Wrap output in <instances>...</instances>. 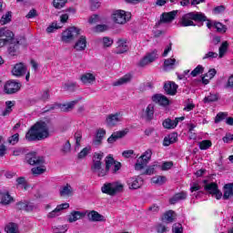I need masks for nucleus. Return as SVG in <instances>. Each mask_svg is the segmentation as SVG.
Wrapping results in <instances>:
<instances>
[{
	"label": "nucleus",
	"mask_w": 233,
	"mask_h": 233,
	"mask_svg": "<svg viewBox=\"0 0 233 233\" xmlns=\"http://www.w3.org/2000/svg\"><path fill=\"white\" fill-rule=\"evenodd\" d=\"M121 123V113L110 114L106 117V125L109 127H116Z\"/></svg>",
	"instance_id": "obj_17"
},
{
	"label": "nucleus",
	"mask_w": 233,
	"mask_h": 233,
	"mask_svg": "<svg viewBox=\"0 0 233 233\" xmlns=\"http://www.w3.org/2000/svg\"><path fill=\"white\" fill-rule=\"evenodd\" d=\"M173 233H183V225L181 223H175L172 227Z\"/></svg>",
	"instance_id": "obj_56"
},
{
	"label": "nucleus",
	"mask_w": 233,
	"mask_h": 233,
	"mask_svg": "<svg viewBox=\"0 0 233 233\" xmlns=\"http://www.w3.org/2000/svg\"><path fill=\"white\" fill-rule=\"evenodd\" d=\"M96 23H99V15H93L88 19L89 25H94Z\"/></svg>",
	"instance_id": "obj_64"
},
{
	"label": "nucleus",
	"mask_w": 233,
	"mask_h": 233,
	"mask_svg": "<svg viewBox=\"0 0 233 233\" xmlns=\"http://www.w3.org/2000/svg\"><path fill=\"white\" fill-rule=\"evenodd\" d=\"M145 165H147V163L143 162L141 159H138L135 164V170H143L145 168Z\"/></svg>",
	"instance_id": "obj_62"
},
{
	"label": "nucleus",
	"mask_w": 233,
	"mask_h": 233,
	"mask_svg": "<svg viewBox=\"0 0 233 233\" xmlns=\"http://www.w3.org/2000/svg\"><path fill=\"white\" fill-rule=\"evenodd\" d=\"M102 44L104 48H110V46L114 45V39H112L110 36H104L102 38Z\"/></svg>",
	"instance_id": "obj_46"
},
{
	"label": "nucleus",
	"mask_w": 233,
	"mask_h": 233,
	"mask_svg": "<svg viewBox=\"0 0 233 233\" xmlns=\"http://www.w3.org/2000/svg\"><path fill=\"white\" fill-rule=\"evenodd\" d=\"M108 30V25H96L95 26V32L101 33V32H106Z\"/></svg>",
	"instance_id": "obj_59"
},
{
	"label": "nucleus",
	"mask_w": 233,
	"mask_h": 233,
	"mask_svg": "<svg viewBox=\"0 0 233 233\" xmlns=\"http://www.w3.org/2000/svg\"><path fill=\"white\" fill-rule=\"evenodd\" d=\"M177 15V10L162 13L160 16V23H165V24L172 23V21L176 19Z\"/></svg>",
	"instance_id": "obj_18"
},
{
	"label": "nucleus",
	"mask_w": 233,
	"mask_h": 233,
	"mask_svg": "<svg viewBox=\"0 0 233 233\" xmlns=\"http://www.w3.org/2000/svg\"><path fill=\"white\" fill-rule=\"evenodd\" d=\"M176 65V58H167L164 61V68H170Z\"/></svg>",
	"instance_id": "obj_55"
},
{
	"label": "nucleus",
	"mask_w": 233,
	"mask_h": 233,
	"mask_svg": "<svg viewBox=\"0 0 233 233\" xmlns=\"http://www.w3.org/2000/svg\"><path fill=\"white\" fill-rule=\"evenodd\" d=\"M131 79H132V75H130V74L125 75L118 80L115 81L113 83V86H121V85H125V84L130 82Z\"/></svg>",
	"instance_id": "obj_36"
},
{
	"label": "nucleus",
	"mask_w": 233,
	"mask_h": 233,
	"mask_svg": "<svg viewBox=\"0 0 233 233\" xmlns=\"http://www.w3.org/2000/svg\"><path fill=\"white\" fill-rule=\"evenodd\" d=\"M187 199V192L181 191L178 193H176L171 198H169L170 205H176L177 201H183Z\"/></svg>",
	"instance_id": "obj_30"
},
{
	"label": "nucleus",
	"mask_w": 233,
	"mask_h": 233,
	"mask_svg": "<svg viewBox=\"0 0 233 233\" xmlns=\"http://www.w3.org/2000/svg\"><path fill=\"white\" fill-rule=\"evenodd\" d=\"M90 150H92V148L90 147H84L77 155V158L78 159H85L86 157L88 156V154H90Z\"/></svg>",
	"instance_id": "obj_45"
},
{
	"label": "nucleus",
	"mask_w": 233,
	"mask_h": 233,
	"mask_svg": "<svg viewBox=\"0 0 233 233\" xmlns=\"http://www.w3.org/2000/svg\"><path fill=\"white\" fill-rule=\"evenodd\" d=\"M212 147V141L210 140H202L199 142V148L200 150H208Z\"/></svg>",
	"instance_id": "obj_48"
},
{
	"label": "nucleus",
	"mask_w": 233,
	"mask_h": 233,
	"mask_svg": "<svg viewBox=\"0 0 233 233\" xmlns=\"http://www.w3.org/2000/svg\"><path fill=\"white\" fill-rule=\"evenodd\" d=\"M47 137H50V129L48 124L43 120L37 121L25 133V139L28 142L43 141V139Z\"/></svg>",
	"instance_id": "obj_2"
},
{
	"label": "nucleus",
	"mask_w": 233,
	"mask_h": 233,
	"mask_svg": "<svg viewBox=\"0 0 233 233\" xmlns=\"http://www.w3.org/2000/svg\"><path fill=\"white\" fill-rule=\"evenodd\" d=\"M103 157H105V153L95 152L92 157V164L90 170L92 174H96L98 177H105L108 176L110 170L112 174H117L121 170V162L116 161L114 158V155L109 154L105 158V167H103Z\"/></svg>",
	"instance_id": "obj_1"
},
{
	"label": "nucleus",
	"mask_w": 233,
	"mask_h": 233,
	"mask_svg": "<svg viewBox=\"0 0 233 233\" xmlns=\"http://www.w3.org/2000/svg\"><path fill=\"white\" fill-rule=\"evenodd\" d=\"M216 74H218V71L215 68H211L208 73L204 74V77H207L208 79H214Z\"/></svg>",
	"instance_id": "obj_57"
},
{
	"label": "nucleus",
	"mask_w": 233,
	"mask_h": 233,
	"mask_svg": "<svg viewBox=\"0 0 233 233\" xmlns=\"http://www.w3.org/2000/svg\"><path fill=\"white\" fill-rule=\"evenodd\" d=\"M218 57V53L209 51L207 53L202 59H216Z\"/></svg>",
	"instance_id": "obj_63"
},
{
	"label": "nucleus",
	"mask_w": 233,
	"mask_h": 233,
	"mask_svg": "<svg viewBox=\"0 0 233 233\" xmlns=\"http://www.w3.org/2000/svg\"><path fill=\"white\" fill-rule=\"evenodd\" d=\"M114 23L116 25H125L128 19L127 18V12L125 10H116L112 15Z\"/></svg>",
	"instance_id": "obj_12"
},
{
	"label": "nucleus",
	"mask_w": 233,
	"mask_h": 233,
	"mask_svg": "<svg viewBox=\"0 0 233 233\" xmlns=\"http://www.w3.org/2000/svg\"><path fill=\"white\" fill-rule=\"evenodd\" d=\"M205 72V67L201 65H198L195 67L194 70L191 71L190 76L192 77H198V76L203 74Z\"/></svg>",
	"instance_id": "obj_40"
},
{
	"label": "nucleus",
	"mask_w": 233,
	"mask_h": 233,
	"mask_svg": "<svg viewBox=\"0 0 233 233\" xmlns=\"http://www.w3.org/2000/svg\"><path fill=\"white\" fill-rule=\"evenodd\" d=\"M164 219L167 223H174L176 221V212L174 210H168L164 214Z\"/></svg>",
	"instance_id": "obj_37"
},
{
	"label": "nucleus",
	"mask_w": 233,
	"mask_h": 233,
	"mask_svg": "<svg viewBox=\"0 0 233 233\" xmlns=\"http://www.w3.org/2000/svg\"><path fill=\"white\" fill-rule=\"evenodd\" d=\"M106 135V130L103 128H100L96 131V137L93 141V144L95 145V147H99V145L103 143V137H105Z\"/></svg>",
	"instance_id": "obj_29"
},
{
	"label": "nucleus",
	"mask_w": 233,
	"mask_h": 233,
	"mask_svg": "<svg viewBox=\"0 0 233 233\" xmlns=\"http://www.w3.org/2000/svg\"><path fill=\"white\" fill-rule=\"evenodd\" d=\"M128 134V128L114 132L108 138H107V143L112 144L116 143L117 139H122V137H125Z\"/></svg>",
	"instance_id": "obj_21"
},
{
	"label": "nucleus",
	"mask_w": 233,
	"mask_h": 233,
	"mask_svg": "<svg viewBox=\"0 0 233 233\" xmlns=\"http://www.w3.org/2000/svg\"><path fill=\"white\" fill-rule=\"evenodd\" d=\"M60 196L61 198H71L74 196V189L70 184H66L60 189Z\"/></svg>",
	"instance_id": "obj_31"
},
{
	"label": "nucleus",
	"mask_w": 233,
	"mask_h": 233,
	"mask_svg": "<svg viewBox=\"0 0 233 233\" xmlns=\"http://www.w3.org/2000/svg\"><path fill=\"white\" fill-rule=\"evenodd\" d=\"M12 21V12L8 11L5 15H3L0 19V25H8Z\"/></svg>",
	"instance_id": "obj_39"
},
{
	"label": "nucleus",
	"mask_w": 233,
	"mask_h": 233,
	"mask_svg": "<svg viewBox=\"0 0 233 233\" xmlns=\"http://www.w3.org/2000/svg\"><path fill=\"white\" fill-rule=\"evenodd\" d=\"M90 4H91L90 8L93 12L95 10H97V8H99V6H101V3H99V0H91Z\"/></svg>",
	"instance_id": "obj_61"
},
{
	"label": "nucleus",
	"mask_w": 233,
	"mask_h": 233,
	"mask_svg": "<svg viewBox=\"0 0 233 233\" xmlns=\"http://www.w3.org/2000/svg\"><path fill=\"white\" fill-rule=\"evenodd\" d=\"M76 105H77V100L71 101L67 104H59V103H55L52 105H47L44 107V112H52V110H56L59 108L61 112H70Z\"/></svg>",
	"instance_id": "obj_5"
},
{
	"label": "nucleus",
	"mask_w": 233,
	"mask_h": 233,
	"mask_svg": "<svg viewBox=\"0 0 233 233\" xmlns=\"http://www.w3.org/2000/svg\"><path fill=\"white\" fill-rule=\"evenodd\" d=\"M1 205H10L14 201V198L9 192L0 193Z\"/></svg>",
	"instance_id": "obj_34"
},
{
	"label": "nucleus",
	"mask_w": 233,
	"mask_h": 233,
	"mask_svg": "<svg viewBox=\"0 0 233 233\" xmlns=\"http://www.w3.org/2000/svg\"><path fill=\"white\" fill-rule=\"evenodd\" d=\"M59 28H63V25H59L57 22H53L47 28L46 32L47 34H52L54 30H59Z\"/></svg>",
	"instance_id": "obj_50"
},
{
	"label": "nucleus",
	"mask_w": 233,
	"mask_h": 233,
	"mask_svg": "<svg viewBox=\"0 0 233 233\" xmlns=\"http://www.w3.org/2000/svg\"><path fill=\"white\" fill-rule=\"evenodd\" d=\"M15 106V101H6L5 102V109L2 112L1 116L3 117H6L7 116H10L13 112V108Z\"/></svg>",
	"instance_id": "obj_33"
},
{
	"label": "nucleus",
	"mask_w": 233,
	"mask_h": 233,
	"mask_svg": "<svg viewBox=\"0 0 233 233\" xmlns=\"http://www.w3.org/2000/svg\"><path fill=\"white\" fill-rule=\"evenodd\" d=\"M194 21L195 23H205L207 21V15L201 12H189L181 17L179 25L183 27L196 26Z\"/></svg>",
	"instance_id": "obj_3"
},
{
	"label": "nucleus",
	"mask_w": 233,
	"mask_h": 233,
	"mask_svg": "<svg viewBox=\"0 0 233 233\" xmlns=\"http://www.w3.org/2000/svg\"><path fill=\"white\" fill-rule=\"evenodd\" d=\"M213 26L216 28L217 32L219 34H226L227 33V25L221 24V22H215Z\"/></svg>",
	"instance_id": "obj_41"
},
{
	"label": "nucleus",
	"mask_w": 233,
	"mask_h": 233,
	"mask_svg": "<svg viewBox=\"0 0 233 233\" xmlns=\"http://www.w3.org/2000/svg\"><path fill=\"white\" fill-rule=\"evenodd\" d=\"M174 167L173 161H166L162 164L161 170H170Z\"/></svg>",
	"instance_id": "obj_60"
},
{
	"label": "nucleus",
	"mask_w": 233,
	"mask_h": 233,
	"mask_svg": "<svg viewBox=\"0 0 233 233\" xmlns=\"http://www.w3.org/2000/svg\"><path fill=\"white\" fill-rule=\"evenodd\" d=\"M152 100L155 103H158V105H161L162 106H168V105H170V100H168V97H167L165 95H154Z\"/></svg>",
	"instance_id": "obj_23"
},
{
	"label": "nucleus",
	"mask_w": 233,
	"mask_h": 233,
	"mask_svg": "<svg viewBox=\"0 0 233 233\" xmlns=\"http://www.w3.org/2000/svg\"><path fill=\"white\" fill-rule=\"evenodd\" d=\"M66 208H70L69 203L60 204V205L56 206V208L53 211H51L47 214V218L49 219H53V218H56L57 213L61 212V210H66Z\"/></svg>",
	"instance_id": "obj_22"
},
{
	"label": "nucleus",
	"mask_w": 233,
	"mask_h": 233,
	"mask_svg": "<svg viewBox=\"0 0 233 233\" xmlns=\"http://www.w3.org/2000/svg\"><path fill=\"white\" fill-rule=\"evenodd\" d=\"M218 95L210 94L209 96H205L203 101L204 103H214L218 101Z\"/></svg>",
	"instance_id": "obj_54"
},
{
	"label": "nucleus",
	"mask_w": 233,
	"mask_h": 233,
	"mask_svg": "<svg viewBox=\"0 0 233 233\" xmlns=\"http://www.w3.org/2000/svg\"><path fill=\"white\" fill-rule=\"evenodd\" d=\"M25 161L28 165H36V167H41V165H45V157H37L35 153H28L25 156Z\"/></svg>",
	"instance_id": "obj_10"
},
{
	"label": "nucleus",
	"mask_w": 233,
	"mask_h": 233,
	"mask_svg": "<svg viewBox=\"0 0 233 233\" xmlns=\"http://www.w3.org/2000/svg\"><path fill=\"white\" fill-rule=\"evenodd\" d=\"M227 116H228V114L223 113V112L217 114V116L215 117V123L216 124L221 123V121H223V119H225L227 117Z\"/></svg>",
	"instance_id": "obj_58"
},
{
	"label": "nucleus",
	"mask_w": 233,
	"mask_h": 233,
	"mask_svg": "<svg viewBox=\"0 0 233 233\" xmlns=\"http://www.w3.org/2000/svg\"><path fill=\"white\" fill-rule=\"evenodd\" d=\"M26 70H27L26 65H25V63L23 62H19L14 66L12 69V74L15 77H23V76L26 74Z\"/></svg>",
	"instance_id": "obj_13"
},
{
	"label": "nucleus",
	"mask_w": 233,
	"mask_h": 233,
	"mask_svg": "<svg viewBox=\"0 0 233 233\" xmlns=\"http://www.w3.org/2000/svg\"><path fill=\"white\" fill-rule=\"evenodd\" d=\"M76 88H77V82H70V83H66L64 85V89L66 92H76Z\"/></svg>",
	"instance_id": "obj_42"
},
{
	"label": "nucleus",
	"mask_w": 233,
	"mask_h": 233,
	"mask_svg": "<svg viewBox=\"0 0 233 233\" xmlns=\"http://www.w3.org/2000/svg\"><path fill=\"white\" fill-rule=\"evenodd\" d=\"M23 84L17 80H9L4 86V92L7 95L17 94L21 90Z\"/></svg>",
	"instance_id": "obj_7"
},
{
	"label": "nucleus",
	"mask_w": 233,
	"mask_h": 233,
	"mask_svg": "<svg viewBox=\"0 0 233 233\" xmlns=\"http://www.w3.org/2000/svg\"><path fill=\"white\" fill-rule=\"evenodd\" d=\"M157 57V50H154L151 53H148L146 56H144L138 63V66H147V65H150V63H154Z\"/></svg>",
	"instance_id": "obj_15"
},
{
	"label": "nucleus",
	"mask_w": 233,
	"mask_h": 233,
	"mask_svg": "<svg viewBox=\"0 0 233 233\" xmlns=\"http://www.w3.org/2000/svg\"><path fill=\"white\" fill-rule=\"evenodd\" d=\"M15 39L14 32L7 27L0 28V48H5L9 43H13Z\"/></svg>",
	"instance_id": "obj_6"
},
{
	"label": "nucleus",
	"mask_w": 233,
	"mask_h": 233,
	"mask_svg": "<svg viewBox=\"0 0 233 233\" xmlns=\"http://www.w3.org/2000/svg\"><path fill=\"white\" fill-rule=\"evenodd\" d=\"M75 50L77 52H83L86 48V36L81 35L79 39L75 43Z\"/></svg>",
	"instance_id": "obj_25"
},
{
	"label": "nucleus",
	"mask_w": 233,
	"mask_h": 233,
	"mask_svg": "<svg viewBox=\"0 0 233 233\" xmlns=\"http://www.w3.org/2000/svg\"><path fill=\"white\" fill-rule=\"evenodd\" d=\"M31 172L33 176H41V174H45V172H46V169L41 167H33L31 169Z\"/></svg>",
	"instance_id": "obj_53"
},
{
	"label": "nucleus",
	"mask_w": 233,
	"mask_h": 233,
	"mask_svg": "<svg viewBox=\"0 0 233 233\" xmlns=\"http://www.w3.org/2000/svg\"><path fill=\"white\" fill-rule=\"evenodd\" d=\"M204 190H206V192H208L210 196H215L216 199L218 200L223 198V192L219 190V186H218V183L216 182H211L209 184L205 185Z\"/></svg>",
	"instance_id": "obj_9"
},
{
	"label": "nucleus",
	"mask_w": 233,
	"mask_h": 233,
	"mask_svg": "<svg viewBox=\"0 0 233 233\" xmlns=\"http://www.w3.org/2000/svg\"><path fill=\"white\" fill-rule=\"evenodd\" d=\"M16 185L17 186H22L24 190H28V184L26 182V178L25 177H19L16 178Z\"/></svg>",
	"instance_id": "obj_47"
},
{
	"label": "nucleus",
	"mask_w": 233,
	"mask_h": 233,
	"mask_svg": "<svg viewBox=\"0 0 233 233\" xmlns=\"http://www.w3.org/2000/svg\"><path fill=\"white\" fill-rule=\"evenodd\" d=\"M79 34V28L76 26L69 27L62 33V41L64 43H70V41H74V39H76Z\"/></svg>",
	"instance_id": "obj_8"
},
{
	"label": "nucleus",
	"mask_w": 233,
	"mask_h": 233,
	"mask_svg": "<svg viewBox=\"0 0 233 233\" xmlns=\"http://www.w3.org/2000/svg\"><path fill=\"white\" fill-rule=\"evenodd\" d=\"M125 190V185L121 182H113V183H105L101 187V191L103 194H106L107 196H116Z\"/></svg>",
	"instance_id": "obj_4"
},
{
	"label": "nucleus",
	"mask_w": 233,
	"mask_h": 233,
	"mask_svg": "<svg viewBox=\"0 0 233 233\" xmlns=\"http://www.w3.org/2000/svg\"><path fill=\"white\" fill-rule=\"evenodd\" d=\"M127 52H128V45H127V39H118L116 42V49L115 50V54L121 55Z\"/></svg>",
	"instance_id": "obj_20"
},
{
	"label": "nucleus",
	"mask_w": 233,
	"mask_h": 233,
	"mask_svg": "<svg viewBox=\"0 0 233 233\" xmlns=\"http://www.w3.org/2000/svg\"><path fill=\"white\" fill-rule=\"evenodd\" d=\"M152 183L155 185H165L167 183V177L157 176L152 178Z\"/></svg>",
	"instance_id": "obj_43"
},
{
	"label": "nucleus",
	"mask_w": 233,
	"mask_h": 233,
	"mask_svg": "<svg viewBox=\"0 0 233 233\" xmlns=\"http://www.w3.org/2000/svg\"><path fill=\"white\" fill-rule=\"evenodd\" d=\"M164 91L167 96H176L179 86L176 82L168 81L164 84Z\"/></svg>",
	"instance_id": "obj_16"
},
{
	"label": "nucleus",
	"mask_w": 233,
	"mask_h": 233,
	"mask_svg": "<svg viewBox=\"0 0 233 233\" xmlns=\"http://www.w3.org/2000/svg\"><path fill=\"white\" fill-rule=\"evenodd\" d=\"M81 218H85V213L81 211H72L70 215L68 216L67 221L69 223H76L78 219H81Z\"/></svg>",
	"instance_id": "obj_32"
},
{
	"label": "nucleus",
	"mask_w": 233,
	"mask_h": 233,
	"mask_svg": "<svg viewBox=\"0 0 233 233\" xmlns=\"http://www.w3.org/2000/svg\"><path fill=\"white\" fill-rule=\"evenodd\" d=\"M71 150H72V145L70 144L69 140H66V142L61 148V152L64 154H70Z\"/></svg>",
	"instance_id": "obj_52"
},
{
	"label": "nucleus",
	"mask_w": 233,
	"mask_h": 233,
	"mask_svg": "<svg viewBox=\"0 0 233 233\" xmlns=\"http://www.w3.org/2000/svg\"><path fill=\"white\" fill-rule=\"evenodd\" d=\"M152 157V150L147 149L141 157H139L140 161H143L144 163H148Z\"/></svg>",
	"instance_id": "obj_44"
},
{
	"label": "nucleus",
	"mask_w": 233,
	"mask_h": 233,
	"mask_svg": "<svg viewBox=\"0 0 233 233\" xmlns=\"http://www.w3.org/2000/svg\"><path fill=\"white\" fill-rule=\"evenodd\" d=\"M222 191H223L222 198L224 199V201H227L232 198H233V182L225 184L222 187Z\"/></svg>",
	"instance_id": "obj_19"
},
{
	"label": "nucleus",
	"mask_w": 233,
	"mask_h": 233,
	"mask_svg": "<svg viewBox=\"0 0 233 233\" xmlns=\"http://www.w3.org/2000/svg\"><path fill=\"white\" fill-rule=\"evenodd\" d=\"M80 81L83 83V85H92V83L96 81V76H94L92 73H85L80 76Z\"/></svg>",
	"instance_id": "obj_28"
},
{
	"label": "nucleus",
	"mask_w": 233,
	"mask_h": 233,
	"mask_svg": "<svg viewBox=\"0 0 233 233\" xmlns=\"http://www.w3.org/2000/svg\"><path fill=\"white\" fill-rule=\"evenodd\" d=\"M87 218L89 221L93 222L105 221V217L96 210H91L89 213H87Z\"/></svg>",
	"instance_id": "obj_27"
},
{
	"label": "nucleus",
	"mask_w": 233,
	"mask_h": 233,
	"mask_svg": "<svg viewBox=\"0 0 233 233\" xmlns=\"http://www.w3.org/2000/svg\"><path fill=\"white\" fill-rule=\"evenodd\" d=\"M227 50H228V42L224 41L218 48V57H223L227 54Z\"/></svg>",
	"instance_id": "obj_38"
},
{
	"label": "nucleus",
	"mask_w": 233,
	"mask_h": 233,
	"mask_svg": "<svg viewBox=\"0 0 233 233\" xmlns=\"http://www.w3.org/2000/svg\"><path fill=\"white\" fill-rule=\"evenodd\" d=\"M66 3H68V0H54L53 6L57 9H61L66 5Z\"/></svg>",
	"instance_id": "obj_51"
},
{
	"label": "nucleus",
	"mask_w": 233,
	"mask_h": 233,
	"mask_svg": "<svg viewBox=\"0 0 233 233\" xmlns=\"http://www.w3.org/2000/svg\"><path fill=\"white\" fill-rule=\"evenodd\" d=\"M7 52L9 56H12L13 57L15 56H19V46H21V42H19V39L14 38L13 42H9Z\"/></svg>",
	"instance_id": "obj_14"
},
{
	"label": "nucleus",
	"mask_w": 233,
	"mask_h": 233,
	"mask_svg": "<svg viewBox=\"0 0 233 233\" xmlns=\"http://www.w3.org/2000/svg\"><path fill=\"white\" fill-rule=\"evenodd\" d=\"M174 143H177V133H171L165 137L163 147H170V145H174Z\"/></svg>",
	"instance_id": "obj_26"
},
{
	"label": "nucleus",
	"mask_w": 233,
	"mask_h": 233,
	"mask_svg": "<svg viewBox=\"0 0 233 233\" xmlns=\"http://www.w3.org/2000/svg\"><path fill=\"white\" fill-rule=\"evenodd\" d=\"M7 142L9 145H17L19 143V133H15L9 137Z\"/></svg>",
	"instance_id": "obj_49"
},
{
	"label": "nucleus",
	"mask_w": 233,
	"mask_h": 233,
	"mask_svg": "<svg viewBox=\"0 0 233 233\" xmlns=\"http://www.w3.org/2000/svg\"><path fill=\"white\" fill-rule=\"evenodd\" d=\"M155 109H154V104H149L146 109L142 110V115L141 117L142 119L145 120L146 123H150L154 119V114H155Z\"/></svg>",
	"instance_id": "obj_11"
},
{
	"label": "nucleus",
	"mask_w": 233,
	"mask_h": 233,
	"mask_svg": "<svg viewBox=\"0 0 233 233\" xmlns=\"http://www.w3.org/2000/svg\"><path fill=\"white\" fill-rule=\"evenodd\" d=\"M128 185L131 190H137L143 185V178L141 177H132L128 180Z\"/></svg>",
	"instance_id": "obj_24"
},
{
	"label": "nucleus",
	"mask_w": 233,
	"mask_h": 233,
	"mask_svg": "<svg viewBox=\"0 0 233 233\" xmlns=\"http://www.w3.org/2000/svg\"><path fill=\"white\" fill-rule=\"evenodd\" d=\"M162 127H164V128H167V130H172L176 128V127H177V121L172 120L170 118H166L162 122Z\"/></svg>",
	"instance_id": "obj_35"
}]
</instances>
